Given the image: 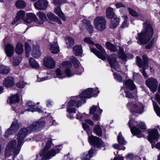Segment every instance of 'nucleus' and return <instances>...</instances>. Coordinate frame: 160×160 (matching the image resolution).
Listing matches in <instances>:
<instances>
[{"mask_svg":"<svg viewBox=\"0 0 160 160\" xmlns=\"http://www.w3.org/2000/svg\"><path fill=\"white\" fill-rule=\"evenodd\" d=\"M45 124V121L42 119L34 122L32 124L27 128H23L19 131L18 135L17 140L18 144L16 146L17 142L15 140L10 141L8 143L6 148L5 156L9 157L13 153V159L19 154L21 146L23 145L25 138L28 133L33 132H37L43 129Z\"/></svg>","mask_w":160,"mask_h":160,"instance_id":"1","label":"nucleus"},{"mask_svg":"<svg viewBox=\"0 0 160 160\" xmlns=\"http://www.w3.org/2000/svg\"><path fill=\"white\" fill-rule=\"evenodd\" d=\"M43 135H38L34 137V139L37 142L41 141L42 138H44ZM45 140H42V145L44 146L45 141H47L46 145L43 150L40 152L36 156L35 160H48L59 153L62 148V145H59L54 147L53 149L48 151L52 146L54 145L51 138H45Z\"/></svg>","mask_w":160,"mask_h":160,"instance_id":"2","label":"nucleus"},{"mask_svg":"<svg viewBox=\"0 0 160 160\" xmlns=\"http://www.w3.org/2000/svg\"><path fill=\"white\" fill-rule=\"evenodd\" d=\"M93 89L92 88H88L82 92L79 96L74 97L73 100L69 101L67 103V111L68 112V117L70 118H73L72 114L75 113L76 108L74 106L78 108L82 103L86 102V99L93 97Z\"/></svg>","mask_w":160,"mask_h":160,"instance_id":"3","label":"nucleus"},{"mask_svg":"<svg viewBox=\"0 0 160 160\" xmlns=\"http://www.w3.org/2000/svg\"><path fill=\"white\" fill-rule=\"evenodd\" d=\"M143 29L140 33H138L136 39H138V42L140 44H146L152 38L153 33V29L152 25L147 22L142 23Z\"/></svg>","mask_w":160,"mask_h":160,"instance_id":"4","label":"nucleus"},{"mask_svg":"<svg viewBox=\"0 0 160 160\" xmlns=\"http://www.w3.org/2000/svg\"><path fill=\"white\" fill-rule=\"evenodd\" d=\"M128 124L133 136H136L138 138L143 137V135L141 133V130L134 126L136 125L142 129H145L146 126L144 122L141 121L135 122L130 116L129 121Z\"/></svg>","mask_w":160,"mask_h":160,"instance_id":"5","label":"nucleus"},{"mask_svg":"<svg viewBox=\"0 0 160 160\" xmlns=\"http://www.w3.org/2000/svg\"><path fill=\"white\" fill-rule=\"evenodd\" d=\"M70 60L73 63L75 69H70L66 68L65 72L68 77H70L76 74L80 75L84 71V68L81 66L79 61L74 57L72 56L70 58Z\"/></svg>","mask_w":160,"mask_h":160,"instance_id":"6","label":"nucleus"},{"mask_svg":"<svg viewBox=\"0 0 160 160\" xmlns=\"http://www.w3.org/2000/svg\"><path fill=\"white\" fill-rule=\"evenodd\" d=\"M115 56L114 55L109 56L108 58V61L112 70L114 79L119 82H122V77L120 75L116 74L112 70L114 69L118 72L121 71L119 65L117 61Z\"/></svg>","mask_w":160,"mask_h":160,"instance_id":"7","label":"nucleus"},{"mask_svg":"<svg viewBox=\"0 0 160 160\" xmlns=\"http://www.w3.org/2000/svg\"><path fill=\"white\" fill-rule=\"evenodd\" d=\"M142 58L143 61L140 57L139 56L136 57L137 64L139 67L143 68L142 70H140V71L145 77L147 78L148 75L145 72V70L148 67V58L145 55H143Z\"/></svg>","mask_w":160,"mask_h":160,"instance_id":"8","label":"nucleus"},{"mask_svg":"<svg viewBox=\"0 0 160 160\" xmlns=\"http://www.w3.org/2000/svg\"><path fill=\"white\" fill-rule=\"evenodd\" d=\"M107 48L110 51L115 52L118 51V54L120 58L124 61H127V56L123 52V49L118 46H116L110 42H107L106 43Z\"/></svg>","mask_w":160,"mask_h":160,"instance_id":"9","label":"nucleus"},{"mask_svg":"<svg viewBox=\"0 0 160 160\" xmlns=\"http://www.w3.org/2000/svg\"><path fill=\"white\" fill-rule=\"evenodd\" d=\"M127 107L132 113H136L141 114L144 112V107L142 103L139 102H129Z\"/></svg>","mask_w":160,"mask_h":160,"instance_id":"10","label":"nucleus"},{"mask_svg":"<svg viewBox=\"0 0 160 160\" xmlns=\"http://www.w3.org/2000/svg\"><path fill=\"white\" fill-rule=\"evenodd\" d=\"M88 141L90 144L98 148H100L105 146L104 143L102 140L96 136H89Z\"/></svg>","mask_w":160,"mask_h":160,"instance_id":"11","label":"nucleus"},{"mask_svg":"<svg viewBox=\"0 0 160 160\" xmlns=\"http://www.w3.org/2000/svg\"><path fill=\"white\" fill-rule=\"evenodd\" d=\"M148 139L152 144V148H153L155 147L153 144L158 141L159 138V135L158 131L157 129L153 128L148 131Z\"/></svg>","mask_w":160,"mask_h":160,"instance_id":"12","label":"nucleus"},{"mask_svg":"<svg viewBox=\"0 0 160 160\" xmlns=\"http://www.w3.org/2000/svg\"><path fill=\"white\" fill-rule=\"evenodd\" d=\"M95 46L100 51H98L95 48H90L91 51L99 58L102 60H104L105 59V55L106 52L104 51L103 48L101 45L98 44H96Z\"/></svg>","mask_w":160,"mask_h":160,"instance_id":"13","label":"nucleus"},{"mask_svg":"<svg viewBox=\"0 0 160 160\" xmlns=\"http://www.w3.org/2000/svg\"><path fill=\"white\" fill-rule=\"evenodd\" d=\"M94 22L95 28L98 30H103L106 28V22L103 17H96L94 19Z\"/></svg>","mask_w":160,"mask_h":160,"instance_id":"14","label":"nucleus"},{"mask_svg":"<svg viewBox=\"0 0 160 160\" xmlns=\"http://www.w3.org/2000/svg\"><path fill=\"white\" fill-rule=\"evenodd\" d=\"M146 85L151 91L154 92L156 91L158 84V80L153 78H150L145 82Z\"/></svg>","mask_w":160,"mask_h":160,"instance_id":"15","label":"nucleus"},{"mask_svg":"<svg viewBox=\"0 0 160 160\" xmlns=\"http://www.w3.org/2000/svg\"><path fill=\"white\" fill-rule=\"evenodd\" d=\"M35 104L33 102L31 101H28L26 104V106L27 108L25 109V111L28 112H37L39 113H41L42 114H47V115L48 116V114L47 113L46 111H42L40 108L37 107H35Z\"/></svg>","mask_w":160,"mask_h":160,"instance_id":"16","label":"nucleus"},{"mask_svg":"<svg viewBox=\"0 0 160 160\" xmlns=\"http://www.w3.org/2000/svg\"><path fill=\"white\" fill-rule=\"evenodd\" d=\"M19 128V125L18 123V121L16 118H14L10 128L5 132V137H8L9 135L13 134L18 130Z\"/></svg>","mask_w":160,"mask_h":160,"instance_id":"17","label":"nucleus"},{"mask_svg":"<svg viewBox=\"0 0 160 160\" xmlns=\"http://www.w3.org/2000/svg\"><path fill=\"white\" fill-rule=\"evenodd\" d=\"M43 63L44 66L48 68L52 69L55 67V62L50 56H48L44 58Z\"/></svg>","mask_w":160,"mask_h":160,"instance_id":"18","label":"nucleus"},{"mask_svg":"<svg viewBox=\"0 0 160 160\" xmlns=\"http://www.w3.org/2000/svg\"><path fill=\"white\" fill-rule=\"evenodd\" d=\"M48 2L46 0H38L34 4L35 8L41 10L46 9L48 5Z\"/></svg>","mask_w":160,"mask_h":160,"instance_id":"19","label":"nucleus"},{"mask_svg":"<svg viewBox=\"0 0 160 160\" xmlns=\"http://www.w3.org/2000/svg\"><path fill=\"white\" fill-rule=\"evenodd\" d=\"M94 152V150L92 148L88 153L85 152L81 155V158H78L76 160H90V158L92 157Z\"/></svg>","mask_w":160,"mask_h":160,"instance_id":"20","label":"nucleus"},{"mask_svg":"<svg viewBox=\"0 0 160 160\" xmlns=\"http://www.w3.org/2000/svg\"><path fill=\"white\" fill-rule=\"evenodd\" d=\"M14 78L12 77H6L3 80V84L6 88L12 87L14 85Z\"/></svg>","mask_w":160,"mask_h":160,"instance_id":"21","label":"nucleus"},{"mask_svg":"<svg viewBox=\"0 0 160 160\" xmlns=\"http://www.w3.org/2000/svg\"><path fill=\"white\" fill-rule=\"evenodd\" d=\"M27 18L24 21L27 23H29L32 22L37 21L38 18L36 15L32 13H28L26 14Z\"/></svg>","mask_w":160,"mask_h":160,"instance_id":"22","label":"nucleus"},{"mask_svg":"<svg viewBox=\"0 0 160 160\" xmlns=\"http://www.w3.org/2000/svg\"><path fill=\"white\" fill-rule=\"evenodd\" d=\"M68 112V113L67 114H67H68V112ZM76 113H73L72 114L73 116L74 117L73 118H68V116L67 117L68 118L70 119H72L76 118V119H77L79 120L80 121H82V120L86 119V118H88V115L86 114L85 113H83V114H81V113H80L79 112H78L77 113V114L76 115V117L74 115V114H75Z\"/></svg>","mask_w":160,"mask_h":160,"instance_id":"23","label":"nucleus"},{"mask_svg":"<svg viewBox=\"0 0 160 160\" xmlns=\"http://www.w3.org/2000/svg\"><path fill=\"white\" fill-rule=\"evenodd\" d=\"M124 85L125 88L127 89L132 91L134 90L135 88V86L133 82L129 79L127 80L125 82H124Z\"/></svg>","mask_w":160,"mask_h":160,"instance_id":"24","label":"nucleus"},{"mask_svg":"<svg viewBox=\"0 0 160 160\" xmlns=\"http://www.w3.org/2000/svg\"><path fill=\"white\" fill-rule=\"evenodd\" d=\"M5 50L7 56L11 57L14 53V48L11 44H8L5 46Z\"/></svg>","mask_w":160,"mask_h":160,"instance_id":"25","label":"nucleus"},{"mask_svg":"<svg viewBox=\"0 0 160 160\" xmlns=\"http://www.w3.org/2000/svg\"><path fill=\"white\" fill-rule=\"evenodd\" d=\"M49 46L50 50L52 53L56 54L59 51V48L57 42L50 44Z\"/></svg>","mask_w":160,"mask_h":160,"instance_id":"26","label":"nucleus"},{"mask_svg":"<svg viewBox=\"0 0 160 160\" xmlns=\"http://www.w3.org/2000/svg\"><path fill=\"white\" fill-rule=\"evenodd\" d=\"M32 55L34 58H38L40 57L41 53L38 46L35 45L33 46Z\"/></svg>","mask_w":160,"mask_h":160,"instance_id":"27","label":"nucleus"},{"mask_svg":"<svg viewBox=\"0 0 160 160\" xmlns=\"http://www.w3.org/2000/svg\"><path fill=\"white\" fill-rule=\"evenodd\" d=\"M48 18L51 21L55 22L59 24H62L61 21L52 12H49L47 14Z\"/></svg>","mask_w":160,"mask_h":160,"instance_id":"28","label":"nucleus"},{"mask_svg":"<svg viewBox=\"0 0 160 160\" xmlns=\"http://www.w3.org/2000/svg\"><path fill=\"white\" fill-rule=\"evenodd\" d=\"M73 52L76 56L81 55L82 53V50L81 45H78L73 48Z\"/></svg>","mask_w":160,"mask_h":160,"instance_id":"29","label":"nucleus"},{"mask_svg":"<svg viewBox=\"0 0 160 160\" xmlns=\"http://www.w3.org/2000/svg\"><path fill=\"white\" fill-rule=\"evenodd\" d=\"M55 13L59 16L61 19L64 21H65L66 18L64 16V15L61 10V8L59 6H57L55 8L54 10Z\"/></svg>","mask_w":160,"mask_h":160,"instance_id":"30","label":"nucleus"},{"mask_svg":"<svg viewBox=\"0 0 160 160\" xmlns=\"http://www.w3.org/2000/svg\"><path fill=\"white\" fill-rule=\"evenodd\" d=\"M102 110L98 106L93 105L90 108L89 113L91 114H93L94 112L98 113L99 114H101Z\"/></svg>","mask_w":160,"mask_h":160,"instance_id":"31","label":"nucleus"},{"mask_svg":"<svg viewBox=\"0 0 160 160\" xmlns=\"http://www.w3.org/2000/svg\"><path fill=\"white\" fill-rule=\"evenodd\" d=\"M25 16V12L21 10L17 12L15 20L17 21L20 20L22 19L24 21L25 19H24Z\"/></svg>","mask_w":160,"mask_h":160,"instance_id":"32","label":"nucleus"},{"mask_svg":"<svg viewBox=\"0 0 160 160\" xmlns=\"http://www.w3.org/2000/svg\"><path fill=\"white\" fill-rule=\"evenodd\" d=\"M19 95L18 93L11 95L9 98V103L11 104H14L18 102L19 101Z\"/></svg>","mask_w":160,"mask_h":160,"instance_id":"33","label":"nucleus"},{"mask_svg":"<svg viewBox=\"0 0 160 160\" xmlns=\"http://www.w3.org/2000/svg\"><path fill=\"white\" fill-rule=\"evenodd\" d=\"M120 22L119 18H115L111 20V23L110 25L111 28H114L118 26Z\"/></svg>","mask_w":160,"mask_h":160,"instance_id":"34","label":"nucleus"},{"mask_svg":"<svg viewBox=\"0 0 160 160\" xmlns=\"http://www.w3.org/2000/svg\"><path fill=\"white\" fill-rule=\"evenodd\" d=\"M126 158L129 160H141V158L138 156L134 155L132 154H128L126 156ZM143 160H146V158L144 157L143 158Z\"/></svg>","mask_w":160,"mask_h":160,"instance_id":"35","label":"nucleus"},{"mask_svg":"<svg viewBox=\"0 0 160 160\" xmlns=\"http://www.w3.org/2000/svg\"><path fill=\"white\" fill-rule=\"evenodd\" d=\"M16 53L18 55L21 54L23 52V45L21 43H18L15 49Z\"/></svg>","mask_w":160,"mask_h":160,"instance_id":"36","label":"nucleus"},{"mask_svg":"<svg viewBox=\"0 0 160 160\" xmlns=\"http://www.w3.org/2000/svg\"><path fill=\"white\" fill-rule=\"evenodd\" d=\"M10 71L9 68L3 65H0V73L3 74H8Z\"/></svg>","mask_w":160,"mask_h":160,"instance_id":"37","label":"nucleus"},{"mask_svg":"<svg viewBox=\"0 0 160 160\" xmlns=\"http://www.w3.org/2000/svg\"><path fill=\"white\" fill-rule=\"evenodd\" d=\"M106 15L107 17L108 18H112L114 17V13L113 11V9L109 7L106 10Z\"/></svg>","mask_w":160,"mask_h":160,"instance_id":"38","label":"nucleus"},{"mask_svg":"<svg viewBox=\"0 0 160 160\" xmlns=\"http://www.w3.org/2000/svg\"><path fill=\"white\" fill-rule=\"evenodd\" d=\"M30 65L33 68H38L39 67V64L33 58H31L29 60Z\"/></svg>","mask_w":160,"mask_h":160,"instance_id":"39","label":"nucleus"},{"mask_svg":"<svg viewBox=\"0 0 160 160\" xmlns=\"http://www.w3.org/2000/svg\"><path fill=\"white\" fill-rule=\"evenodd\" d=\"M94 131L96 134L99 137L102 136V131L99 125H95L94 128Z\"/></svg>","mask_w":160,"mask_h":160,"instance_id":"40","label":"nucleus"},{"mask_svg":"<svg viewBox=\"0 0 160 160\" xmlns=\"http://www.w3.org/2000/svg\"><path fill=\"white\" fill-rule=\"evenodd\" d=\"M117 139L118 143L121 145H125L127 143V142L122 136L121 132L119 133Z\"/></svg>","mask_w":160,"mask_h":160,"instance_id":"41","label":"nucleus"},{"mask_svg":"<svg viewBox=\"0 0 160 160\" xmlns=\"http://www.w3.org/2000/svg\"><path fill=\"white\" fill-rule=\"evenodd\" d=\"M37 15L40 19L43 22H45L47 20V18L45 14L42 12L39 11L38 12Z\"/></svg>","mask_w":160,"mask_h":160,"instance_id":"42","label":"nucleus"},{"mask_svg":"<svg viewBox=\"0 0 160 160\" xmlns=\"http://www.w3.org/2000/svg\"><path fill=\"white\" fill-rule=\"evenodd\" d=\"M22 59V58L19 56L14 57L13 61V65L15 66L18 65L21 63Z\"/></svg>","mask_w":160,"mask_h":160,"instance_id":"43","label":"nucleus"},{"mask_svg":"<svg viewBox=\"0 0 160 160\" xmlns=\"http://www.w3.org/2000/svg\"><path fill=\"white\" fill-rule=\"evenodd\" d=\"M16 6L18 8H23L26 6V3L23 1L19 0L16 2Z\"/></svg>","mask_w":160,"mask_h":160,"instance_id":"44","label":"nucleus"},{"mask_svg":"<svg viewBox=\"0 0 160 160\" xmlns=\"http://www.w3.org/2000/svg\"><path fill=\"white\" fill-rule=\"evenodd\" d=\"M154 110L157 115L160 117V108L157 103L152 100Z\"/></svg>","mask_w":160,"mask_h":160,"instance_id":"45","label":"nucleus"},{"mask_svg":"<svg viewBox=\"0 0 160 160\" xmlns=\"http://www.w3.org/2000/svg\"><path fill=\"white\" fill-rule=\"evenodd\" d=\"M87 25L86 28L90 33H92L93 32V27L92 25H91V22L88 21H85V22Z\"/></svg>","mask_w":160,"mask_h":160,"instance_id":"46","label":"nucleus"},{"mask_svg":"<svg viewBox=\"0 0 160 160\" xmlns=\"http://www.w3.org/2000/svg\"><path fill=\"white\" fill-rule=\"evenodd\" d=\"M65 40L66 41V43L68 45V44H70V45L68 47V48H70V45H72L74 43V41L72 38L68 37L66 38L65 39Z\"/></svg>","mask_w":160,"mask_h":160,"instance_id":"47","label":"nucleus"},{"mask_svg":"<svg viewBox=\"0 0 160 160\" xmlns=\"http://www.w3.org/2000/svg\"><path fill=\"white\" fill-rule=\"evenodd\" d=\"M82 126L83 129L86 132L88 135L91 134L90 129L88 125L85 123H83Z\"/></svg>","mask_w":160,"mask_h":160,"instance_id":"48","label":"nucleus"},{"mask_svg":"<svg viewBox=\"0 0 160 160\" xmlns=\"http://www.w3.org/2000/svg\"><path fill=\"white\" fill-rule=\"evenodd\" d=\"M155 42V39L154 38H153L151 42L146 45V49H149L152 48L154 45Z\"/></svg>","mask_w":160,"mask_h":160,"instance_id":"49","label":"nucleus"},{"mask_svg":"<svg viewBox=\"0 0 160 160\" xmlns=\"http://www.w3.org/2000/svg\"><path fill=\"white\" fill-rule=\"evenodd\" d=\"M128 9L129 14L132 16L135 17H137L138 16V13L132 9L128 8Z\"/></svg>","mask_w":160,"mask_h":160,"instance_id":"50","label":"nucleus"},{"mask_svg":"<svg viewBox=\"0 0 160 160\" xmlns=\"http://www.w3.org/2000/svg\"><path fill=\"white\" fill-rule=\"evenodd\" d=\"M56 73L57 76H58L59 78L62 79L65 78L61 73L60 69L59 68H57L56 71Z\"/></svg>","mask_w":160,"mask_h":160,"instance_id":"51","label":"nucleus"},{"mask_svg":"<svg viewBox=\"0 0 160 160\" xmlns=\"http://www.w3.org/2000/svg\"><path fill=\"white\" fill-rule=\"evenodd\" d=\"M84 41L85 42L90 45H94V42L91 40V38L90 37H86L84 39Z\"/></svg>","mask_w":160,"mask_h":160,"instance_id":"52","label":"nucleus"},{"mask_svg":"<svg viewBox=\"0 0 160 160\" xmlns=\"http://www.w3.org/2000/svg\"><path fill=\"white\" fill-rule=\"evenodd\" d=\"M124 92L126 93L125 96L126 97L129 99H132L133 97V96L132 93L129 91H126L124 89Z\"/></svg>","mask_w":160,"mask_h":160,"instance_id":"53","label":"nucleus"},{"mask_svg":"<svg viewBox=\"0 0 160 160\" xmlns=\"http://www.w3.org/2000/svg\"><path fill=\"white\" fill-rule=\"evenodd\" d=\"M48 118H49V120L47 121V122L48 124V125L49 126H52V125H55V124L54 123L55 121L53 120L52 118L48 116Z\"/></svg>","mask_w":160,"mask_h":160,"instance_id":"54","label":"nucleus"},{"mask_svg":"<svg viewBox=\"0 0 160 160\" xmlns=\"http://www.w3.org/2000/svg\"><path fill=\"white\" fill-rule=\"evenodd\" d=\"M26 83L23 82H20L16 84L18 87L19 88H23L25 86Z\"/></svg>","mask_w":160,"mask_h":160,"instance_id":"55","label":"nucleus"},{"mask_svg":"<svg viewBox=\"0 0 160 160\" xmlns=\"http://www.w3.org/2000/svg\"><path fill=\"white\" fill-rule=\"evenodd\" d=\"M98 113H95L92 117V119L94 120L98 121L99 120L100 116Z\"/></svg>","mask_w":160,"mask_h":160,"instance_id":"56","label":"nucleus"},{"mask_svg":"<svg viewBox=\"0 0 160 160\" xmlns=\"http://www.w3.org/2000/svg\"><path fill=\"white\" fill-rule=\"evenodd\" d=\"M49 79H50V78H49L48 76H46L41 78H39L38 77V78L37 80V81L38 82L43 81Z\"/></svg>","mask_w":160,"mask_h":160,"instance_id":"57","label":"nucleus"},{"mask_svg":"<svg viewBox=\"0 0 160 160\" xmlns=\"http://www.w3.org/2000/svg\"><path fill=\"white\" fill-rule=\"evenodd\" d=\"M26 52H30L31 50V47L30 45L27 42L25 44Z\"/></svg>","mask_w":160,"mask_h":160,"instance_id":"58","label":"nucleus"},{"mask_svg":"<svg viewBox=\"0 0 160 160\" xmlns=\"http://www.w3.org/2000/svg\"><path fill=\"white\" fill-rule=\"evenodd\" d=\"M100 92L98 88H96L93 90L92 93V96L93 97H96L97 96L98 94H99Z\"/></svg>","mask_w":160,"mask_h":160,"instance_id":"59","label":"nucleus"},{"mask_svg":"<svg viewBox=\"0 0 160 160\" xmlns=\"http://www.w3.org/2000/svg\"><path fill=\"white\" fill-rule=\"evenodd\" d=\"M112 147L115 149H119V150H124L125 149V148L124 147H123L122 148H120L119 145L118 144H114Z\"/></svg>","mask_w":160,"mask_h":160,"instance_id":"60","label":"nucleus"},{"mask_svg":"<svg viewBox=\"0 0 160 160\" xmlns=\"http://www.w3.org/2000/svg\"><path fill=\"white\" fill-rule=\"evenodd\" d=\"M52 101L50 99L47 100L46 102V106L47 107H50L52 105Z\"/></svg>","mask_w":160,"mask_h":160,"instance_id":"61","label":"nucleus"},{"mask_svg":"<svg viewBox=\"0 0 160 160\" xmlns=\"http://www.w3.org/2000/svg\"><path fill=\"white\" fill-rule=\"evenodd\" d=\"M155 98L160 105V95L158 93L156 94L155 95Z\"/></svg>","mask_w":160,"mask_h":160,"instance_id":"62","label":"nucleus"},{"mask_svg":"<svg viewBox=\"0 0 160 160\" xmlns=\"http://www.w3.org/2000/svg\"><path fill=\"white\" fill-rule=\"evenodd\" d=\"M128 24L126 20H125L121 26V27L122 28H125L128 27Z\"/></svg>","mask_w":160,"mask_h":160,"instance_id":"63","label":"nucleus"},{"mask_svg":"<svg viewBox=\"0 0 160 160\" xmlns=\"http://www.w3.org/2000/svg\"><path fill=\"white\" fill-rule=\"evenodd\" d=\"M85 121L86 123L90 124L91 126H92L94 125V123H93V122L90 119H85Z\"/></svg>","mask_w":160,"mask_h":160,"instance_id":"64","label":"nucleus"}]
</instances>
